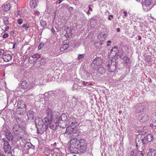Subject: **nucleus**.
Segmentation results:
<instances>
[{"mask_svg": "<svg viewBox=\"0 0 156 156\" xmlns=\"http://www.w3.org/2000/svg\"><path fill=\"white\" fill-rule=\"evenodd\" d=\"M35 126L37 129V133L42 134L44 131H47L48 128V124H46L44 119L39 117H37L35 118Z\"/></svg>", "mask_w": 156, "mask_h": 156, "instance_id": "1", "label": "nucleus"}, {"mask_svg": "<svg viewBox=\"0 0 156 156\" xmlns=\"http://www.w3.org/2000/svg\"><path fill=\"white\" fill-rule=\"evenodd\" d=\"M141 135H139L136 139V146L137 150L140 152L141 156H143V152L145 149V144L147 143L145 138L141 139Z\"/></svg>", "mask_w": 156, "mask_h": 156, "instance_id": "2", "label": "nucleus"}, {"mask_svg": "<svg viewBox=\"0 0 156 156\" xmlns=\"http://www.w3.org/2000/svg\"><path fill=\"white\" fill-rule=\"evenodd\" d=\"M66 122L65 123V126H64L66 127V125L68 126V127L67 128L66 131L64 133V135L65 136H67L66 135L67 133H70L71 131L72 130L71 129L72 128H76V126L78 125V123L77 122L75 121V119L73 118H69L68 120H66Z\"/></svg>", "mask_w": 156, "mask_h": 156, "instance_id": "3", "label": "nucleus"}, {"mask_svg": "<svg viewBox=\"0 0 156 156\" xmlns=\"http://www.w3.org/2000/svg\"><path fill=\"white\" fill-rule=\"evenodd\" d=\"M44 120L46 124H48V126L49 124V127L52 130H54L56 129V127L58 126H59L60 127L62 128L63 129L65 128L64 126H63L61 123V122H56L55 121L54 119H50L49 120V119L47 117H44Z\"/></svg>", "mask_w": 156, "mask_h": 156, "instance_id": "4", "label": "nucleus"}, {"mask_svg": "<svg viewBox=\"0 0 156 156\" xmlns=\"http://www.w3.org/2000/svg\"><path fill=\"white\" fill-rule=\"evenodd\" d=\"M106 65L108 71L110 72H114L117 69V64L116 62H113L112 60H109L106 62Z\"/></svg>", "mask_w": 156, "mask_h": 156, "instance_id": "5", "label": "nucleus"}, {"mask_svg": "<svg viewBox=\"0 0 156 156\" xmlns=\"http://www.w3.org/2000/svg\"><path fill=\"white\" fill-rule=\"evenodd\" d=\"M12 130L15 134H17L20 136L22 135L24 133V131L22 127L18 124H15L13 125Z\"/></svg>", "mask_w": 156, "mask_h": 156, "instance_id": "6", "label": "nucleus"}, {"mask_svg": "<svg viewBox=\"0 0 156 156\" xmlns=\"http://www.w3.org/2000/svg\"><path fill=\"white\" fill-rule=\"evenodd\" d=\"M103 60L101 57H97L94 58L91 64V67L95 69L102 63Z\"/></svg>", "mask_w": 156, "mask_h": 156, "instance_id": "7", "label": "nucleus"}, {"mask_svg": "<svg viewBox=\"0 0 156 156\" xmlns=\"http://www.w3.org/2000/svg\"><path fill=\"white\" fill-rule=\"evenodd\" d=\"M146 108L145 106L142 104H139L136 105L135 107V112L136 114H142L144 112Z\"/></svg>", "mask_w": 156, "mask_h": 156, "instance_id": "8", "label": "nucleus"}, {"mask_svg": "<svg viewBox=\"0 0 156 156\" xmlns=\"http://www.w3.org/2000/svg\"><path fill=\"white\" fill-rule=\"evenodd\" d=\"M117 46H115L111 50V53L112 54H115V56L117 55V58H121L122 56V51L118 49Z\"/></svg>", "mask_w": 156, "mask_h": 156, "instance_id": "9", "label": "nucleus"}, {"mask_svg": "<svg viewBox=\"0 0 156 156\" xmlns=\"http://www.w3.org/2000/svg\"><path fill=\"white\" fill-rule=\"evenodd\" d=\"M151 1L150 0H146L145 3L142 5L143 8L146 11H148L150 10L152 8L151 5Z\"/></svg>", "mask_w": 156, "mask_h": 156, "instance_id": "10", "label": "nucleus"}, {"mask_svg": "<svg viewBox=\"0 0 156 156\" xmlns=\"http://www.w3.org/2000/svg\"><path fill=\"white\" fill-rule=\"evenodd\" d=\"M3 131L6 133L5 136L7 139L10 141H12L14 139L13 136L10 131L6 128Z\"/></svg>", "mask_w": 156, "mask_h": 156, "instance_id": "11", "label": "nucleus"}, {"mask_svg": "<svg viewBox=\"0 0 156 156\" xmlns=\"http://www.w3.org/2000/svg\"><path fill=\"white\" fill-rule=\"evenodd\" d=\"M75 128H72L71 129L72 130H71L72 131H71V132H70V133H66V135L67 136V137H68V135H70L72 133H73V134H75V135H74V136H78L81 133L79 129Z\"/></svg>", "mask_w": 156, "mask_h": 156, "instance_id": "12", "label": "nucleus"}, {"mask_svg": "<svg viewBox=\"0 0 156 156\" xmlns=\"http://www.w3.org/2000/svg\"><path fill=\"white\" fill-rule=\"evenodd\" d=\"M46 113L47 116L45 117L49 119V120L51 119H54L53 117L54 112L52 110L49 108H48L46 110Z\"/></svg>", "mask_w": 156, "mask_h": 156, "instance_id": "13", "label": "nucleus"}, {"mask_svg": "<svg viewBox=\"0 0 156 156\" xmlns=\"http://www.w3.org/2000/svg\"><path fill=\"white\" fill-rule=\"evenodd\" d=\"M26 111V108H18L16 109V112L18 114L23 115L25 114Z\"/></svg>", "mask_w": 156, "mask_h": 156, "instance_id": "14", "label": "nucleus"}, {"mask_svg": "<svg viewBox=\"0 0 156 156\" xmlns=\"http://www.w3.org/2000/svg\"><path fill=\"white\" fill-rule=\"evenodd\" d=\"M67 116L65 114H62L60 116V117L58 119H57L56 121H58L59 122H61V121L64 122V124H65V121L66 120Z\"/></svg>", "mask_w": 156, "mask_h": 156, "instance_id": "15", "label": "nucleus"}, {"mask_svg": "<svg viewBox=\"0 0 156 156\" xmlns=\"http://www.w3.org/2000/svg\"><path fill=\"white\" fill-rule=\"evenodd\" d=\"M27 114L28 117V119L30 120L33 119L35 113L32 110H30L28 111Z\"/></svg>", "mask_w": 156, "mask_h": 156, "instance_id": "16", "label": "nucleus"}, {"mask_svg": "<svg viewBox=\"0 0 156 156\" xmlns=\"http://www.w3.org/2000/svg\"><path fill=\"white\" fill-rule=\"evenodd\" d=\"M106 37V34L104 32L101 33L98 36V39L101 41H104Z\"/></svg>", "mask_w": 156, "mask_h": 156, "instance_id": "17", "label": "nucleus"}, {"mask_svg": "<svg viewBox=\"0 0 156 156\" xmlns=\"http://www.w3.org/2000/svg\"><path fill=\"white\" fill-rule=\"evenodd\" d=\"M69 41L65 40L63 42L62 47L61 48L60 50L61 51H63L67 49L69 47Z\"/></svg>", "mask_w": 156, "mask_h": 156, "instance_id": "18", "label": "nucleus"}, {"mask_svg": "<svg viewBox=\"0 0 156 156\" xmlns=\"http://www.w3.org/2000/svg\"><path fill=\"white\" fill-rule=\"evenodd\" d=\"M79 140L76 138L72 139L70 141V144L71 145H73L75 147L79 146Z\"/></svg>", "mask_w": 156, "mask_h": 156, "instance_id": "19", "label": "nucleus"}, {"mask_svg": "<svg viewBox=\"0 0 156 156\" xmlns=\"http://www.w3.org/2000/svg\"><path fill=\"white\" fill-rule=\"evenodd\" d=\"M57 97H58V96H56V94L54 93V94L51 95V97L49 98V100L50 101L55 103L56 101H57L58 99Z\"/></svg>", "mask_w": 156, "mask_h": 156, "instance_id": "20", "label": "nucleus"}, {"mask_svg": "<svg viewBox=\"0 0 156 156\" xmlns=\"http://www.w3.org/2000/svg\"><path fill=\"white\" fill-rule=\"evenodd\" d=\"M10 8V4L8 3H5L2 7V9L4 11H7L9 10Z\"/></svg>", "mask_w": 156, "mask_h": 156, "instance_id": "21", "label": "nucleus"}, {"mask_svg": "<svg viewBox=\"0 0 156 156\" xmlns=\"http://www.w3.org/2000/svg\"><path fill=\"white\" fill-rule=\"evenodd\" d=\"M66 90L62 89V90H58L55 92V94H56V96H59L60 95H62L65 94L66 93Z\"/></svg>", "mask_w": 156, "mask_h": 156, "instance_id": "22", "label": "nucleus"}, {"mask_svg": "<svg viewBox=\"0 0 156 156\" xmlns=\"http://www.w3.org/2000/svg\"><path fill=\"white\" fill-rule=\"evenodd\" d=\"M4 61L8 62L10 61L12 58V56L10 54L4 55L2 56Z\"/></svg>", "mask_w": 156, "mask_h": 156, "instance_id": "23", "label": "nucleus"}, {"mask_svg": "<svg viewBox=\"0 0 156 156\" xmlns=\"http://www.w3.org/2000/svg\"><path fill=\"white\" fill-rule=\"evenodd\" d=\"M18 108H26L25 102L22 101H19L18 102Z\"/></svg>", "mask_w": 156, "mask_h": 156, "instance_id": "24", "label": "nucleus"}, {"mask_svg": "<svg viewBox=\"0 0 156 156\" xmlns=\"http://www.w3.org/2000/svg\"><path fill=\"white\" fill-rule=\"evenodd\" d=\"M146 142H150L153 139V137L152 134H148L146 136V138H145Z\"/></svg>", "mask_w": 156, "mask_h": 156, "instance_id": "25", "label": "nucleus"}, {"mask_svg": "<svg viewBox=\"0 0 156 156\" xmlns=\"http://www.w3.org/2000/svg\"><path fill=\"white\" fill-rule=\"evenodd\" d=\"M87 145H80L79 147H80V152L82 153H84L86 150L87 149Z\"/></svg>", "mask_w": 156, "mask_h": 156, "instance_id": "26", "label": "nucleus"}, {"mask_svg": "<svg viewBox=\"0 0 156 156\" xmlns=\"http://www.w3.org/2000/svg\"><path fill=\"white\" fill-rule=\"evenodd\" d=\"M21 85L22 88H26L29 84L26 81H23L22 82Z\"/></svg>", "mask_w": 156, "mask_h": 156, "instance_id": "27", "label": "nucleus"}, {"mask_svg": "<svg viewBox=\"0 0 156 156\" xmlns=\"http://www.w3.org/2000/svg\"><path fill=\"white\" fill-rule=\"evenodd\" d=\"M11 147L10 145L3 147V149L5 153L8 152L10 151Z\"/></svg>", "mask_w": 156, "mask_h": 156, "instance_id": "28", "label": "nucleus"}, {"mask_svg": "<svg viewBox=\"0 0 156 156\" xmlns=\"http://www.w3.org/2000/svg\"><path fill=\"white\" fill-rule=\"evenodd\" d=\"M77 147H74V148L72 146H70L69 147V149L70 152L72 153H77V151H76Z\"/></svg>", "mask_w": 156, "mask_h": 156, "instance_id": "29", "label": "nucleus"}, {"mask_svg": "<svg viewBox=\"0 0 156 156\" xmlns=\"http://www.w3.org/2000/svg\"><path fill=\"white\" fill-rule=\"evenodd\" d=\"M147 156H156V150H153L148 152Z\"/></svg>", "mask_w": 156, "mask_h": 156, "instance_id": "30", "label": "nucleus"}, {"mask_svg": "<svg viewBox=\"0 0 156 156\" xmlns=\"http://www.w3.org/2000/svg\"><path fill=\"white\" fill-rule=\"evenodd\" d=\"M72 30L70 29V28H68L66 30V33L65 34V36L66 37L68 36L69 37L70 35H72Z\"/></svg>", "mask_w": 156, "mask_h": 156, "instance_id": "31", "label": "nucleus"}, {"mask_svg": "<svg viewBox=\"0 0 156 156\" xmlns=\"http://www.w3.org/2000/svg\"><path fill=\"white\" fill-rule=\"evenodd\" d=\"M103 44V43L100 42H96L95 43L94 45L96 48L97 49L100 48H101L102 45Z\"/></svg>", "mask_w": 156, "mask_h": 156, "instance_id": "32", "label": "nucleus"}, {"mask_svg": "<svg viewBox=\"0 0 156 156\" xmlns=\"http://www.w3.org/2000/svg\"><path fill=\"white\" fill-rule=\"evenodd\" d=\"M40 24L41 26L43 27V29L45 28L47 25V23L46 21L43 20H41L40 21Z\"/></svg>", "mask_w": 156, "mask_h": 156, "instance_id": "33", "label": "nucleus"}, {"mask_svg": "<svg viewBox=\"0 0 156 156\" xmlns=\"http://www.w3.org/2000/svg\"><path fill=\"white\" fill-rule=\"evenodd\" d=\"M98 72L102 74L105 72V68L103 67H99L98 70Z\"/></svg>", "mask_w": 156, "mask_h": 156, "instance_id": "34", "label": "nucleus"}, {"mask_svg": "<svg viewBox=\"0 0 156 156\" xmlns=\"http://www.w3.org/2000/svg\"><path fill=\"white\" fill-rule=\"evenodd\" d=\"M30 5L32 8H35L37 6V2L34 0H33L30 2Z\"/></svg>", "mask_w": 156, "mask_h": 156, "instance_id": "35", "label": "nucleus"}, {"mask_svg": "<svg viewBox=\"0 0 156 156\" xmlns=\"http://www.w3.org/2000/svg\"><path fill=\"white\" fill-rule=\"evenodd\" d=\"M2 141L3 142V147L6 146H7L10 145L8 141L6 140V139L3 138L2 139Z\"/></svg>", "mask_w": 156, "mask_h": 156, "instance_id": "36", "label": "nucleus"}, {"mask_svg": "<svg viewBox=\"0 0 156 156\" xmlns=\"http://www.w3.org/2000/svg\"><path fill=\"white\" fill-rule=\"evenodd\" d=\"M82 71L84 73L85 75V76H86V77H87V79H89L92 76L91 74L87 73L86 71L84 70H82Z\"/></svg>", "mask_w": 156, "mask_h": 156, "instance_id": "37", "label": "nucleus"}, {"mask_svg": "<svg viewBox=\"0 0 156 156\" xmlns=\"http://www.w3.org/2000/svg\"><path fill=\"white\" fill-rule=\"evenodd\" d=\"M28 60L29 62L31 64L36 62L33 55L29 58Z\"/></svg>", "mask_w": 156, "mask_h": 156, "instance_id": "38", "label": "nucleus"}, {"mask_svg": "<svg viewBox=\"0 0 156 156\" xmlns=\"http://www.w3.org/2000/svg\"><path fill=\"white\" fill-rule=\"evenodd\" d=\"M33 56L34 57V60H35L36 62L37 61V60L40 58L41 57V55L40 54H39L38 53L36 54H34Z\"/></svg>", "mask_w": 156, "mask_h": 156, "instance_id": "39", "label": "nucleus"}, {"mask_svg": "<svg viewBox=\"0 0 156 156\" xmlns=\"http://www.w3.org/2000/svg\"><path fill=\"white\" fill-rule=\"evenodd\" d=\"M16 119L17 123V124H18L19 125H20V124H21L23 122L21 119L17 116L16 117Z\"/></svg>", "mask_w": 156, "mask_h": 156, "instance_id": "40", "label": "nucleus"}, {"mask_svg": "<svg viewBox=\"0 0 156 156\" xmlns=\"http://www.w3.org/2000/svg\"><path fill=\"white\" fill-rule=\"evenodd\" d=\"M41 65H43L45 64L47 62V61L46 59L44 58H42L40 60Z\"/></svg>", "mask_w": 156, "mask_h": 156, "instance_id": "41", "label": "nucleus"}, {"mask_svg": "<svg viewBox=\"0 0 156 156\" xmlns=\"http://www.w3.org/2000/svg\"><path fill=\"white\" fill-rule=\"evenodd\" d=\"M79 146L80 145H87L86 143V141L84 139H80L79 140Z\"/></svg>", "mask_w": 156, "mask_h": 156, "instance_id": "42", "label": "nucleus"}, {"mask_svg": "<svg viewBox=\"0 0 156 156\" xmlns=\"http://www.w3.org/2000/svg\"><path fill=\"white\" fill-rule=\"evenodd\" d=\"M148 117L146 115H144V117H141V120H142L143 121L145 122L148 119Z\"/></svg>", "mask_w": 156, "mask_h": 156, "instance_id": "43", "label": "nucleus"}, {"mask_svg": "<svg viewBox=\"0 0 156 156\" xmlns=\"http://www.w3.org/2000/svg\"><path fill=\"white\" fill-rule=\"evenodd\" d=\"M145 61L147 62H149L151 60V58L149 55H147L145 56Z\"/></svg>", "mask_w": 156, "mask_h": 156, "instance_id": "44", "label": "nucleus"}, {"mask_svg": "<svg viewBox=\"0 0 156 156\" xmlns=\"http://www.w3.org/2000/svg\"><path fill=\"white\" fill-rule=\"evenodd\" d=\"M31 145V143L27 142L25 144L24 146L27 149H28L30 148Z\"/></svg>", "mask_w": 156, "mask_h": 156, "instance_id": "45", "label": "nucleus"}, {"mask_svg": "<svg viewBox=\"0 0 156 156\" xmlns=\"http://www.w3.org/2000/svg\"><path fill=\"white\" fill-rule=\"evenodd\" d=\"M124 61L125 63L127 64L129 63V58L127 57L126 56L124 57Z\"/></svg>", "mask_w": 156, "mask_h": 156, "instance_id": "46", "label": "nucleus"}, {"mask_svg": "<svg viewBox=\"0 0 156 156\" xmlns=\"http://www.w3.org/2000/svg\"><path fill=\"white\" fill-rule=\"evenodd\" d=\"M29 25L28 24H24L22 25V27L26 30H28L29 27Z\"/></svg>", "mask_w": 156, "mask_h": 156, "instance_id": "47", "label": "nucleus"}, {"mask_svg": "<svg viewBox=\"0 0 156 156\" xmlns=\"http://www.w3.org/2000/svg\"><path fill=\"white\" fill-rule=\"evenodd\" d=\"M44 44L42 43H41L38 47L39 49H41L44 46Z\"/></svg>", "mask_w": 156, "mask_h": 156, "instance_id": "48", "label": "nucleus"}, {"mask_svg": "<svg viewBox=\"0 0 156 156\" xmlns=\"http://www.w3.org/2000/svg\"><path fill=\"white\" fill-rule=\"evenodd\" d=\"M84 55L82 54H80L78 55V58L79 59H80L82 58H83L84 57Z\"/></svg>", "mask_w": 156, "mask_h": 156, "instance_id": "49", "label": "nucleus"}, {"mask_svg": "<svg viewBox=\"0 0 156 156\" xmlns=\"http://www.w3.org/2000/svg\"><path fill=\"white\" fill-rule=\"evenodd\" d=\"M17 21H18V23L19 25L21 24L23 22L22 20L21 19H18Z\"/></svg>", "mask_w": 156, "mask_h": 156, "instance_id": "50", "label": "nucleus"}, {"mask_svg": "<svg viewBox=\"0 0 156 156\" xmlns=\"http://www.w3.org/2000/svg\"><path fill=\"white\" fill-rule=\"evenodd\" d=\"M9 36V34L7 33H5L2 36V37L3 38H5Z\"/></svg>", "mask_w": 156, "mask_h": 156, "instance_id": "51", "label": "nucleus"}, {"mask_svg": "<svg viewBox=\"0 0 156 156\" xmlns=\"http://www.w3.org/2000/svg\"><path fill=\"white\" fill-rule=\"evenodd\" d=\"M5 153L6 154H7V156H13L12 154V152L11 151H10L9 152H6Z\"/></svg>", "mask_w": 156, "mask_h": 156, "instance_id": "52", "label": "nucleus"}, {"mask_svg": "<svg viewBox=\"0 0 156 156\" xmlns=\"http://www.w3.org/2000/svg\"><path fill=\"white\" fill-rule=\"evenodd\" d=\"M152 119L153 121L156 122V114L154 115H153Z\"/></svg>", "mask_w": 156, "mask_h": 156, "instance_id": "53", "label": "nucleus"}, {"mask_svg": "<svg viewBox=\"0 0 156 156\" xmlns=\"http://www.w3.org/2000/svg\"><path fill=\"white\" fill-rule=\"evenodd\" d=\"M16 148L21 150V147L20 145H17L16 146Z\"/></svg>", "mask_w": 156, "mask_h": 156, "instance_id": "54", "label": "nucleus"}, {"mask_svg": "<svg viewBox=\"0 0 156 156\" xmlns=\"http://www.w3.org/2000/svg\"><path fill=\"white\" fill-rule=\"evenodd\" d=\"M130 156H136V153H135L133 151H132L131 153Z\"/></svg>", "mask_w": 156, "mask_h": 156, "instance_id": "55", "label": "nucleus"}, {"mask_svg": "<svg viewBox=\"0 0 156 156\" xmlns=\"http://www.w3.org/2000/svg\"><path fill=\"white\" fill-rule=\"evenodd\" d=\"M3 23L5 26H7L9 24V20L4 21H3Z\"/></svg>", "mask_w": 156, "mask_h": 156, "instance_id": "56", "label": "nucleus"}, {"mask_svg": "<svg viewBox=\"0 0 156 156\" xmlns=\"http://www.w3.org/2000/svg\"><path fill=\"white\" fill-rule=\"evenodd\" d=\"M4 53V51L3 49H1L0 51V55H3Z\"/></svg>", "mask_w": 156, "mask_h": 156, "instance_id": "57", "label": "nucleus"}, {"mask_svg": "<svg viewBox=\"0 0 156 156\" xmlns=\"http://www.w3.org/2000/svg\"><path fill=\"white\" fill-rule=\"evenodd\" d=\"M3 21L8 20V18L7 17H3Z\"/></svg>", "mask_w": 156, "mask_h": 156, "instance_id": "58", "label": "nucleus"}, {"mask_svg": "<svg viewBox=\"0 0 156 156\" xmlns=\"http://www.w3.org/2000/svg\"><path fill=\"white\" fill-rule=\"evenodd\" d=\"M112 18H113V16L112 15H110L109 16V17L108 18V19L109 20H112Z\"/></svg>", "mask_w": 156, "mask_h": 156, "instance_id": "59", "label": "nucleus"}, {"mask_svg": "<svg viewBox=\"0 0 156 156\" xmlns=\"http://www.w3.org/2000/svg\"><path fill=\"white\" fill-rule=\"evenodd\" d=\"M90 6L91 5H89L88 6V8H89V10L92 11L93 9Z\"/></svg>", "mask_w": 156, "mask_h": 156, "instance_id": "60", "label": "nucleus"}, {"mask_svg": "<svg viewBox=\"0 0 156 156\" xmlns=\"http://www.w3.org/2000/svg\"><path fill=\"white\" fill-rule=\"evenodd\" d=\"M88 82H86L85 81H84L83 82V85L86 86H88Z\"/></svg>", "mask_w": 156, "mask_h": 156, "instance_id": "61", "label": "nucleus"}, {"mask_svg": "<svg viewBox=\"0 0 156 156\" xmlns=\"http://www.w3.org/2000/svg\"><path fill=\"white\" fill-rule=\"evenodd\" d=\"M108 44H107V46H109L110 45V43H111V41H107Z\"/></svg>", "mask_w": 156, "mask_h": 156, "instance_id": "62", "label": "nucleus"}, {"mask_svg": "<svg viewBox=\"0 0 156 156\" xmlns=\"http://www.w3.org/2000/svg\"><path fill=\"white\" fill-rule=\"evenodd\" d=\"M51 31L53 33V34H54L55 33V31L54 29L53 28V27H52L51 28Z\"/></svg>", "mask_w": 156, "mask_h": 156, "instance_id": "63", "label": "nucleus"}, {"mask_svg": "<svg viewBox=\"0 0 156 156\" xmlns=\"http://www.w3.org/2000/svg\"><path fill=\"white\" fill-rule=\"evenodd\" d=\"M123 13L125 14L124 16L125 17H127V14L126 11H124Z\"/></svg>", "mask_w": 156, "mask_h": 156, "instance_id": "64", "label": "nucleus"}]
</instances>
